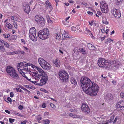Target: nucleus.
Wrapping results in <instances>:
<instances>
[{"label": "nucleus", "instance_id": "4c0bfd02", "mask_svg": "<svg viewBox=\"0 0 124 124\" xmlns=\"http://www.w3.org/2000/svg\"><path fill=\"white\" fill-rule=\"evenodd\" d=\"M9 122L10 123L13 124V122H14L15 121V119H12L10 118L9 119Z\"/></svg>", "mask_w": 124, "mask_h": 124}, {"label": "nucleus", "instance_id": "774afa93", "mask_svg": "<svg viewBox=\"0 0 124 124\" xmlns=\"http://www.w3.org/2000/svg\"><path fill=\"white\" fill-rule=\"evenodd\" d=\"M42 107L43 108H45L46 107V105L45 103H43L42 105Z\"/></svg>", "mask_w": 124, "mask_h": 124}, {"label": "nucleus", "instance_id": "79ce46f5", "mask_svg": "<svg viewBox=\"0 0 124 124\" xmlns=\"http://www.w3.org/2000/svg\"><path fill=\"white\" fill-rule=\"evenodd\" d=\"M47 16H48V18H47V21L48 22V23H53V21H52L50 19H49V16L48 15H47Z\"/></svg>", "mask_w": 124, "mask_h": 124}, {"label": "nucleus", "instance_id": "6e6552de", "mask_svg": "<svg viewBox=\"0 0 124 124\" xmlns=\"http://www.w3.org/2000/svg\"><path fill=\"white\" fill-rule=\"evenodd\" d=\"M35 20L37 24L42 26L44 25L45 21L41 16L39 15H36L35 17Z\"/></svg>", "mask_w": 124, "mask_h": 124}, {"label": "nucleus", "instance_id": "8fccbe9b", "mask_svg": "<svg viewBox=\"0 0 124 124\" xmlns=\"http://www.w3.org/2000/svg\"><path fill=\"white\" fill-rule=\"evenodd\" d=\"M40 90L41 91H42V92H44L45 93H47L48 91H47L46 90H45V89L43 88H41L40 89Z\"/></svg>", "mask_w": 124, "mask_h": 124}, {"label": "nucleus", "instance_id": "b1692460", "mask_svg": "<svg viewBox=\"0 0 124 124\" xmlns=\"http://www.w3.org/2000/svg\"><path fill=\"white\" fill-rule=\"evenodd\" d=\"M84 33L87 35L90 34H91L92 36H93V34L91 32L90 30L88 29V28H85V30L84 32Z\"/></svg>", "mask_w": 124, "mask_h": 124}, {"label": "nucleus", "instance_id": "a878e982", "mask_svg": "<svg viewBox=\"0 0 124 124\" xmlns=\"http://www.w3.org/2000/svg\"><path fill=\"white\" fill-rule=\"evenodd\" d=\"M87 46L89 49L90 50H94L95 48L93 45L90 43L88 44Z\"/></svg>", "mask_w": 124, "mask_h": 124}, {"label": "nucleus", "instance_id": "6e6d98bb", "mask_svg": "<svg viewBox=\"0 0 124 124\" xmlns=\"http://www.w3.org/2000/svg\"><path fill=\"white\" fill-rule=\"evenodd\" d=\"M21 41L22 43H23V44L24 45L25 44L26 42L24 39H21Z\"/></svg>", "mask_w": 124, "mask_h": 124}, {"label": "nucleus", "instance_id": "13d9d810", "mask_svg": "<svg viewBox=\"0 0 124 124\" xmlns=\"http://www.w3.org/2000/svg\"><path fill=\"white\" fill-rule=\"evenodd\" d=\"M71 30L73 31H75L76 30V27L74 26H73L71 28Z\"/></svg>", "mask_w": 124, "mask_h": 124}, {"label": "nucleus", "instance_id": "4d7b16f0", "mask_svg": "<svg viewBox=\"0 0 124 124\" xmlns=\"http://www.w3.org/2000/svg\"><path fill=\"white\" fill-rule=\"evenodd\" d=\"M118 119V117L117 116H116V118H115L114 120L113 121V123H115L116 122L117 120Z\"/></svg>", "mask_w": 124, "mask_h": 124}, {"label": "nucleus", "instance_id": "09e8293b", "mask_svg": "<svg viewBox=\"0 0 124 124\" xmlns=\"http://www.w3.org/2000/svg\"><path fill=\"white\" fill-rule=\"evenodd\" d=\"M46 4L47 5H48L49 6H51V4H50L48 0H47L46 1Z\"/></svg>", "mask_w": 124, "mask_h": 124}, {"label": "nucleus", "instance_id": "c756f323", "mask_svg": "<svg viewBox=\"0 0 124 124\" xmlns=\"http://www.w3.org/2000/svg\"><path fill=\"white\" fill-rule=\"evenodd\" d=\"M69 116L73 118H79V116L75 114H73L72 113H70L69 114Z\"/></svg>", "mask_w": 124, "mask_h": 124}, {"label": "nucleus", "instance_id": "9b49d317", "mask_svg": "<svg viewBox=\"0 0 124 124\" xmlns=\"http://www.w3.org/2000/svg\"><path fill=\"white\" fill-rule=\"evenodd\" d=\"M33 74L34 76L35 79L37 81L39 80V79H40L41 77V76L42 77V78H48V77L46 73L44 71L40 75L35 72H33Z\"/></svg>", "mask_w": 124, "mask_h": 124}, {"label": "nucleus", "instance_id": "4be33fe9", "mask_svg": "<svg viewBox=\"0 0 124 124\" xmlns=\"http://www.w3.org/2000/svg\"><path fill=\"white\" fill-rule=\"evenodd\" d=\"M70 81L72 84H73L75 85H77V82L76 80L73 77L71 78L70 79Z\"/></svg>", "mask_w": 124, "mask_h": 124}, {"label": "nucleus", "instance_id": "f3484780", "mask_svg": "<svg viewBox=\"0 0 124 124\" xmlns=\"http://www.w3.org/2000/svg\"><path fill=\"white\" fill-rule=\"evenodd\" d=\"M23 9L26 13L29 14L31 10L30 9V7L29 5L27 4L26 3L24 4Z\"/></svg>", "mask_w": 124, "mask_h": 124}, {"label": "nucleus", "instance_id": "393cba45", "mask_svg": "<svg viewBox=\"0 0 124 124\" xmlns=\"http://www.w3.org/2000/svg\"><path fill=\"white\" fill-rule=\"evenodd\" d=\"M78 50H79L78 52L83 54L85 55L86 54V51L85 48H79Z\"/></svg>", "mask_w": 124, "mask_h": 124}, {"label": "nucleus", "instance_id": "f03ea898", "mask_svg": "<svg viewBox=\"0 0 124 124\" xmlns=\"http://www.w3.org/2000/svg\"><path fill=\"white\" fill-rule=\"evenodd\" d=\"M99 88L96 84L93 83L85 92V93L92 96L96 95L99 90Z\"/></svg>", "mask_w": 124, "mask_h": 124}, {"label": "nucleus", "instance_id": "bf43d9fd", "mask_svg": "<svg viewBox=\"0 0 124 124\" xmlns=\"http://www.w3.org/2000/svg\"><path fill=\"white\" fill-rule=\"evenodd\" d=\"M7 100L9 101L10 103L11 102H12V99H11L9 97H8L7 98Z\"/></svg>", "mask_w": 124, "mask_h": 124}, {"label": "nucleus", "instance_id": "a18cd8bd", "mask_svg": "<svg viewBox=\"0 0 124 124\" xmlns=\"http://www.w3.org/2000/svg\"><path fill=\"white\" fill-rule=\"evenodd\" d=\"M121 2L122 0H116V3L117 5H118L121 3Z\"/></svg>", "mask_w": 124, "mask_h": 124}, {"label": "nucleus", "instance_id": "37998d69", "mask_svg": "<svg viewBox=\"0 0 124 124\" xmlns=\"http://www.w3.org/2000/svg\"><path fill=\"white\" fill-rule=\"evenodd\" d=\"M18 51L19 52V54H25V52L23 51L21 49L18 50Z\"/></svg>", "mask_w": 124, "mask_h": 124}, {"label": "nucleus", "instance_id": "c85d7f7f", "mask_svg": "<svg viewBox=\"0 0 124 124\" xmlns=\"http://www.w3.org/2000/svg\"><path fill=\"white\" fill-rule=\"evenodd\" d=\"M6 25L7 27L9 29H12L13 27V25L9 23H6Z\"/></svg>", "mask_w": 124, "mask_h": 124}, {"label": "nucleus", "instance_id": "2eb2a0df", "mask_svg": "<svg viewBox=\"0 0 124 124\" xmlns=\"http://www.w3.org/2000/svg\"><path fill=\"white\" fill-rule=\"evenodd\" d=\"M81 110L83 112L88 113L90 112V110L88 105L85 104H82L81 106Z\"/></svg>", "mask_w": 124, "mask_h": 124}, {"label": "nucleus", "instance_id": "e433bc0d", "mask_svg": "<svg viewBox=\"0 0 124 124\" xmlns=\"http://www.w3.org/2000/svg\"><path fill=\"white\" fill-rule=\"evenodd\" d=\"M49 115V112H44V116L45 117H47V116Z\"/></svg>", "mask_w": 124, "mask_h": 124}, {"label": "nucleus", "instance_id": "5fc2aeb1", "mask_svg": "<svg viewBox=\"0 0 124 124\" xmlns=\"http://www.w3.org/2000/svg\"><path fill=\"white\" fill-rule=\"evenodd\" d=\"M61 37L60 35L58 34H56V39H59Z\"/></svg>", "mask_w": 124, "mask_h": 124}, {"label": "nucleus", "instance_id": "f704fd0d", "mask_svg": "<svg viewBox=\"0 0 124 124\" xmlns=\"http://www.w3.org/2000/svg\"><path fill=\"white\" fill-rule=\"evenodd\" d=\"M36 69L40 73V74L44 71L42 69L39 67H37Z\"/></svg>", "mask_w": 124, "mask_h": 124}, {"label": "nucleus", "instance_id": "6ab92c4d", "mask_svg": "<svg viewBox=\"0 0 124 124\" xmlns=\"http://www.w3.org/2000/svg\"><path fill=\"white\" fill-rule=\"evenodd\" d=\"M53 65L55 67H60L61 63L60 60L58 59H56L53 62Z\"/></svg>", "mask_w": 124, "mask_h": 124}, {"label": "nucleus", "instance_id": "ea45409f", "mask_svg": "<svg viewBox=\"0 0 124 124\" xmlns=\"http://www.w3.org/2000/svg\"><path fill=\"white\" fill-rule=\"evenodd\" d=\"M15 88L16 89V91L17 92H19L21 93L23 92V91L21 89L18 88Z\"/></svg>", "mask_w": 124, "mask_h": 124}, {"label": "nucleus", "instance_id": "dca6fc26", "mask_svg": "<svg viewBox=\"0 0 124 124\" xmlns=\"http://www.w3.org/2000/svg\"><path fill=\"white\" fill-rule=\"evenodd\" d=\"M116 106L118 108L124 109V101H120L116 104Z\"/></svg>", "mask_w": 124, "mask_h": 124}, {"label": "nucleus", "instance_id": "58836bf2", "mask_svg": "<svg viewBox=\"0 0 124 124\" xmlns=\"http://www.w3.org/2000/svg\"><path fill=\"white\" fill-rule=\"evenodd\" d=\"M4 44L7 48H8L10 46L9 44L6 42H5L4 43Z\"/></svg>", "mask_w": 124, "mask_h": 124}, {"label": "nucleus", "instance_id": "72a5a7b5", "mask_svg": "<svg viewBox=\"0 0 124 124\" xmlns=\"http://www.w3.org/2000/svg\"><path fill=\"white\" fill-rule=\"evenodd\" d=\"M0 50L2 52H4L5 51L4 46L2 44H0Z\"/></svg>", "mask_w": 124, "mask_h": 124}, {"label": "nucleus", "instance_id": "4468645a", "mask_svg": "<svg viewBox=\"0 0 124 124\" xmlns=\"http://www.w3.org/2000/svg\"><path fill=\"white\" fill-rule=\"evenodd\" d=\"M109 64L112 66H114L116 68H118L119 66L121 64L117 60L114 61H109Z\"/></svg>", "mask_w": 124, "mask_h": 124}, {"label": "nucleus", "instance_id": "0eeeda50", "mask_svg": "<svg viewBox=\"0 0 124 124\" xmlns=\"http://www.w3.org/2000/svg\"><path fill=\"white\" fill-rule=\"evenodd\" d=\"M100 7L101 10L103 13H106L108 11V5L106 2L104 1H102L100 2Z\"/></svg>", "mask_w": 124, "mask_h": 124}, {"label": "nucleus", "instance_id": "864d4df0", "mask_svg": "<svg viewBox=\"0 0 124 124\" xmlns=\"http://www.w3.org/2000/svg\"><path fill=\"white\" fill-rule=\"evenodd\" d=\"M18 108L19 109L22 110L23 108V106L22 105H20L18 107Z\"/></svg>", "mask_w": 124, "mask_h": 124}, {"label": "nucleus", "instance_id": "7ed1b4c3", "mask_svg": "<svg viewBox=\"0 0 124 124\" xmlns=\"http://www.w3.org/2000/svg\"><path fill=\"white\" fill-rule=\"evenodd\" d=\"M82 87L83 91L85 92L87 90V88L91 86L92 84V83L88 78L86 77H82L80 80Z\"/></svg>", "mask_w": 124, "mask_h": 124}, {"label": "nucleus", "instance_id": "052dcab7", "mask_svg": "<svg viewBox=\"0 0 124 124\" xmlns=\"http://www.w3.org/2000/svg\"><path fill=\"white\" fill-rule=\"evenodd\" d=\"M42 119V118L40 116V115H39L38 116L37 119L38 120H40Z\"/></svg>", "mask_w": 124, "mask_h": 124}, {"label": "nucleus", "instance_id": "f257e3e1", "mask_svg": "<svg viewBox=\"0 0 124 124\" xmlns=\"http://www.w3.org/2000/svg\"><path fill=\"white\" fill-rule=\"evenodd\" d=\"M31 66L33 68H34L35 66L32 64L28 63L25 62H23L19 63L17 65V68L18 71L21 74L22 73H25L27 71H29L30 70L28 69L29 66Z\"/></svg>", "mask_w": 124, "mask_h": 124}, {"label": "nucleus", "instance_id": "49530a36", "mask_svg": "<svg viewBox=\"0 0 124 124\" xmlns=\"http://www.w3.org/2000/svg\"><path fill=\"white\" fill-rule=\"evenodd\" d=\"M27 122V120H25L24 121H21L20 123L21 124H26Z\"/></svg>", "mask_w": 124, "mask_h": 124}, {"label": "nucleus", "instance_id": "c9c22d12", "mask_svg": "<svg viewBox=\"0 0 124 124\" xmlns=\"http://www.w3.org/2000/svg\"><path fill=\"white\" fill-rule=\"evenodd\" d=\"M18 50L17 51H15L11 53H10V54H9V55H11V54H19V52L18 51Z\"/></svg>", "mask_w": 124, "mask_h": 124}, {"label": "nucleus", "instance_id": "680f3d73", "mask_svg": "<svg viewBox=\"0 0 124 124\" xmlns=\"http://www.w3.org/2000/svg\"><path fill=\"white\" fill-rule=\"evenodd\" d=\"M14 93L13 92H11L10 93V96L11 97H12L14 96Z\"/></svg>", "mask_w": 124, "mask_h": 124}, {"label": "nucleus", "instance_id": "a19ab883", "mask_svg": "<svg viewBox=\"0 0 124 124\" xmlns=\"http://www.w3.org/2000/svg\"><path fill=\"white\" fill-rule=\"evenodd\" d=\"M94 20H92L91 21H89L88 22L89 23V25L92 26L93 25V23H94Z\"/></svg>", "mask_w": 124, "mask_h": 124}, {"label": "nucleus", "instance_id": "69168bd1", "mask_svg": "<svg viewBox=\"0 0 124 124\" xmlns=\"http://www.w3.org/2000/svg\"><path fill=\"white\" fill-rule=\"evenodd\" d=\"M70 110L71 112H76L77 111V109L73 110V109H70Z\"/></svg>", "mask_w": 124, "mask_h": 124}, {"label": "nucleus", "instance_id": "5701e85b", "mask_svg": "<svg viewBox=\"0 0 124 124\" xmlns=\"http://www.w3.org/2000/svg\"><path fill=\"white\" fill-rule=\"evenodd\" d=\"M102 22L103 23L105 24H108V22L107 21L106 17L103 16L102 18Z\"/></svg>", "mask_w": 124, "mask_h": 124}, {"label": "nucleus", "instance_id": "3c124183", "mask_svg": "<svg viewBox=\"0 0 124 124\" xmlns=\"http://www.w3.org/2000/svg\"><path fill=\"white\" fill-rule=\"evenodd\" d=\"M120 95L122 98H124V92H121L120 94Z\"/></svg>", "mask_w": 124, "mask_h": 124}, {"label": "nucleus", "instance_id": "473e14b6", "mask_svg": "<svg viewBox=\"0 0 124 124\" xmlns=\"http://www.w3.org/2000/svg\"><path fill=\"white\" fill-rule=\"evenodd\" d=\"M42 122L44 124H48L50 123V121L49 119L44 120L42 121Z\"/></svg>", "mask_w": 124, "mask_h": 124}, {"label": "nucleus", "instance_id": "9d476101", "mask_svg": "<svg viewBox=\"0 0 124 124\" xmlns=\"http://www.w3.org/2000/svg\"><path fill=\"white\" fill-rule=\"evenodd\" d=\"M109 61L106 60L104 58H99L98 61V64L99 67H104L108 65Z\"/></svg>", "mask_w": 124, "mask_h": 124}, {"label": "nucleus", "instance_id": "1a4fd4ad", "mask_svg": "<svg viewBox=\"0 0 124 124\" xmlns=\"http://www.w3.org/2000/svg\"><path fill=\"white\" fill-rule=\"evenodd\" d=\"M60 78L64 81L68 80L69 75L68 73L65 70H63L60 71L59 73Z\"/></svg>", "mask_w": 124, "mask_h": 124}, {"label": "nucleus", "instance_id": "aec40b11", "mask_svg": "<svg viewBox=\"0 0 124 124\" xmlns=\"http://www.w3.org/2000/svg\"><path fill=\"white\" fill-rule=\"evenodd\" d=\"M70 38L69 36V32L64 31V33L62 34V39H65Z\"/></svg>", "mask_w": 124, "mask_h": 124}, {"label": "nucleus", "instance_id": "bb28decb", "mask_svg": "<svg viewBox=\"0 0 124 124\" xmlns=\"http://www.w3.org/2000/svg\"><path fill=\"white\" fill-rule=\"evenodd\" d=\"M104 41V42L105 43L108 44L109 43L111 42H113V40L111 38H108L107 39H105Z\"/></svg>", "mask_w": 124, "mask_h": 124}, {"label": "nucleus", "instance_id": "39448f33", "mask_svg": "<svg viewBox=\"0 0 124 124\" xmlns=\"http://www.w3.org/2000/svg\"><path fill=\"white\" fill-rule=\"evenodd\" d=\"M39 38L42 40H45L50 36V33L47 28H45L40 31L38 32Z\"/></svg>", "mask_w": 124, "mask_h": 124}, {"label": "nucleus", "instance_id": "7c9ffc66", "mask_svg": "<svg viewBox=\"0 0 124 124\" xmlns=\"http://www.w3.org/2000/svg\"><path fill=\"white\" fill-rule=\"evenodd\" d=\"M62 22L63 24L64 25H67V27H68L69 26V22L68 21H66V20H65V21H62Z\"/></svg>", "mask_w": 124, "mask_h": 124}, {"label": "nucleus", "instance_id": "2f4dec72", "mask_svg": "<svg viewBox=\"0 0 124 124\" xmlns=\"http://www.w3.org/2000/svg\"><path fill=\"white\" fill-rule=\"evenodd\" d=\"M18 18L15 16H12L11 18V21L12 22L16 21L18 20Z\"/></svg>", "mask_w": 124, "mask_h": 124}, {"label": "nucleus", "instance_id": "c03bdc74", "mask_svg": "<svg viewBox=\"0 0 124 124\" xmlns=\"http://www.w3.org/2000/svg\"><path fill=\"white\" fill-rule=\"evenodd\" d=\"M3 36L5 38H9L10 36V35L9 34H3Z\"/></svg>", "mask_w": 124, "mask_h": 124}, {"label": "nucleus", "instance_id": "603ef678", "mask_svg": "<svg viewBox=\"0 0 124 124\" xmlns=\"http://www.w3.org/2000/svg\"><path fill=\"white\" fill-rule=\"evenodd\" d=\"M13 25L14 27L16 29L17 28V23L16 22H14V23Z\"/></svg>", "mask_w": 124, "mask_h": 124}, {"label": "nucleus", "instance_id": "20e7f679", "mask_svg": "<svg viewBox=\"0 0 124 124\" xmlns=\"http://www.w3.org/2000/svg\"><path fill=\"white\" fill-rule=\"evenodd\" d=\"M6 71L7 73L13 78L17 80L20 78L16 71L13 67L10 66H7Z\"/></svg>", "mask_w": 124, "mask_h": 124}, {"label": "nucleus", "instance_id": "f8f14e48", "mask_svg": "<svg viewBox=\"0 0 124 124\" xmlns=\"http://www.w3.org/2000/svg\"><path fill=\"white\" fill-rule=\"evenodd\" d=\"M112 14L116 18H119L121 16V13L118 9L113 8L111 10Z\"/></svg>", "mask_w": 124, "mask_h": 124}, {"label": "nucleus", "instance_id": "412c9836", "mask_svg": "<svg viewBox=\"0 0 124 124\" xmlns=\"http://www.w3.org/2000/svg\"><path fill=\"white\" fill-rule=\"evenodd\" d=\"M39 62L41 66L42 65V64H43L44 62L45 63L46 61L44 59L41 58H39L38 59Z\"/></svg>", "mask_w": 124, "mask_h": 124}, {"label": "nucleus", "instance_id": "e2e57ef3", "mask_svg": "<svg viewBox=\"0 0 124 124\" xmlns=\"http://www.w3.org/2000/svg\"><path fill=\"white\" fill-rule=\"evenodd\" d=\"M114 116H112L111 117L110 120L109 121L110 122H111L113 121L114 118Z\"/></svg>", "mask_w": 124, "mask_h": 124}, {"label": "nucleus", "instance_id": "423d86ee", "mask_svg": "<svg viewBox=\"0 0 124 124\" xmlns=\"http://www.w3.org/2000/svg\"><path fill=\"white\" fill-rule=\"evenodd\" d=\"M29 35L30 38L31 40L34 41H37L36 30L35 28L34 27L30 29Z\"/></svg>", "mask_w": 124, "mask_h": 124}, {"label": "nucleus", "instance_id": "ddd939ff", "mask_svg": "<svg viewBox=\"0 0 124 124\" xmlns=\"http://www.w3.org/2000/svg\"><path fill=\"white\" fill-rule=\"evenodd\" d=\"M48 78H42L40 80V82H39L38 81H34V84L39 85H43L46 84L47 82Z\"/></svg>", "mask_w": 124, "mask_h": 124}, {"label": "nucleus", "instance_id": "cd10ccee", "mask_svg": "<svg viewBox=\"0 0 124 124\" xmlns=\"http://www.w3.org/2000/svg\"><path fill=\"white\" fill-rule=\"evenodd\" d=\"M25 73H22V76H23V77H25V78L28 81H29L31 82H32V83H34V81H32V79H31V78H28V77H27L25 75Z\"/></svg>", "mask_w": 124, "mask_h": 124}, {"label": "nucleus", "instance_id": "0e129e2a", "mask_svg": "<svg viewBox=\"0 0 124 124\" xmlns=\"http://www.w3.org/2000/svg\"><path fill=\"white\" fill-rule=\"evenodd\" d=\"M87 14H88L90 15H92L93 14V13L91 12L90 11H88L87 12Z\"/></svg>", "mask_w": 124, "mask_h": 124}, {"label": "nucleus", "instance_id": "338daca9", "mask_svg": "<svg viewBox=\"0 0 124 124\" xmlns=\"http://www.w3.org/2000/svg\"><path fill=\"white\" fill-rule=\"evenodd\" d=\"M97 14L99 15H102V14L100 11H97Z\"/></svg>", "mask_w": 124, "mask_h": 124}, {"label": "nucleus", "instance_id": "a211bd4d", "mask_svg": "<svg viewBox=\"0 0 124 124\" xmlns=\"http://www.w3.org/2000/svg\"><path fill=\"white\" fill-rule=\"evenodd\" d=\"M50 64L46 61L45 63L44 62L41 66L44 69L49 70L50 69Z\"/></svg>", "mask_w": 124, "mask_h": 124}, {"label": "nucleus", "instance_id": "de8ad7c7", "mask_svg": "<svg viewBox=\"0 0 124 124\" xmlns=\"http://www.w3.org/2000/svg\"><path fill=\"white\" fill-rule=\"evenodd\" d=\"M50 105L51 107L53 108H56V106L52 103H51Z\"/></svg>", "mask_w": 124, "mask_h": 124}]
</instances>
